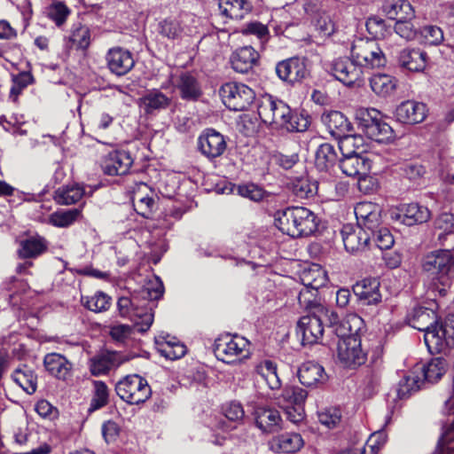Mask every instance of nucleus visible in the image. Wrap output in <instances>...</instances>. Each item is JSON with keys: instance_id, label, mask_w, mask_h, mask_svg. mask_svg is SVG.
<instances>
[{"instance_id": "nucleus-35", "label": "nucleus", "mask_w": 454, "mask_h": 454, "mask_svg": "<svg viewBox=\"0 0 454 454\" xmlns=\"http://www.w3.org/2000/svg\"><path fill=\"white\" fill-rule=\"evenodd\" d=\"M65 41L67 48L86 51L91 43L90 30L85 25H74Z\"/></svg>"}, {"instance_id": "nucleus-32", "label": "nucleus", "mask_w": 454, "mask_h": 454, "mask_svg": "<svg viewBox=\"0 0 454 454\" xmlns=\"http://www.w3.org/2000/svg\"><path fill=\"white\" fill-rule=\"evenodd\" d=\"M322 122L327 128L329 133L334 137H343L351 130V123L348 118L339 111L324 113L321 116Z\"/></svg>"}, {"instance_id": "nucleus-48", "label": "nucleus", "mask_w": 454, "mask_h": 454, "mask_svg": "<svg viewBox=\"0 0 454 454\" xmlns=\"http://www.w3.org/2000/svg\"><path fill=\"white\" fill-rule=\"evenodd\" d=\"M44 13L49 20L59 27L66 23L71 14V10L64 2L53 1L45 8Z\"/></svg>"}, {"instance_id": "nucleus-29", "label": "nucleus", "mask_w": 454, "mask_h": 454, "mask_svg": "<svg viewBox=\"0 0 454 454\" xmlns=\"http://www.w3.org/2000/svg\"><path fill=\"white\" fill-rule=\"evenodd\" d=\"M121 364L120 354L115 351H102L90 359V372L95 375L107 373Z\"/></svg>"}, {"instance_id": "nucleus-9", "label": "nucleus", "mask_w": 454, "mask_h": 454, "mask_svg": "<svg viewBox=\"0 0 454 454\" xmlns=\"http://www.w3.org/2000/svg\"><path fill=\"white\" fill-rule=\"evenodd\" d=\"M223 103L232 111H246L254 102L255 92L240 82H226L220 88Z\"/></svg>"}, {"instance_id": "nucleus-11", "label": "nucleus", "mask_w": 454, "mask_h": 454, "mask_svg": "<svg viewBox=\"0 0 454 454\" xmlns=\"http://www.w3.org/2000/svg\"><path fill=\"white\" fill-rule=\"evenodd\" d=\"M261 120L269 125L281 128L288 117L290 107L282 100L274 98L269 94L262 95L257 107Z\"/></svg>"}, {"instance_id": "nucleus-59", "label": "nucleus", "mask_w": 454, "mask_h": 454, "mask_svg": "<svg viewBox=\"0 0 454 454\" xmlns=\"http://www.w3.org/2000/svg\"><path fill=\"white\" fill-rule=\"evenodd\" d=\"M182 32L181 24L176 20L166 19L159 23V33L168 39L179 37Z\"/></svg>"}, {"instance_id": "nucleus-25", "label": "nucleus", "mask_w": 454, "mask_h": 454, "mask_svg": "<svg viewBox=\"0 0 454 454\" xmlns=\"http://www.w3.org/2000/svg\"><path fill=\"white\" fill-rule=\"evenodd\" d=\"M172 100L159 89L146 90L139 98V106L146 114H156L167 109Z\"/></svg>"}, {"instance_id": "nucleus-18", "label": "nucleus", "mask_w": 454, "mask_h": 454, "mask_svg": "<svg viewBox=\"0 0 454 454\" xmlns=\"http://www.w3.org/2000/svg\"><path fill=\"white\" fill-rule=\"evenodd\" d=\"M331 73L338 81L347 86L353 85L363 76V69L353 59H335L331 66Z\"/></svg>"}, {"instance_id": "nucleus-42", "label": "nucleus", "mask_w": 454, "mask_h": 454, "mask_svg": "<svg viewBox=\"0 0 454 454\" xmlns=\"http://www.w3.org/2000/svg\"><path fill=\"white\" fill-rule=\"evenodd\" d=\"M84 194L85 191L82 185L77 184H67L59 187L55 192L54 199L58 204L72 205L80 201Z\"/></svg>"}, {"instance_id": "nucleus-37", "label": "nucleus", "mask_w": 454, "mask_h": 454, "mask_svg": "<svg viewBox=\"0 0 454 454\" xmlns=\"http://www.w3.org/2000/svg\"><path fill=\"white\" fill-rule=\"evenodd\" d=\"M399 217L404 224L411 226L427 222L430 218V211L426 207L411 203L403 207Z\"/></svg>"}, {"instance_id": "nucleus-1", "label": "nucleus", "mask_w": 454, "mask_h": 454, "mask_svg": "<svg viewBox=\"0 0 454 454\" xmlns=\"http://www.w3.org/2000/svg\"><path fill=\"white\" fill-rule=\"evenodd\" d=\"M163 292L162 282L155 278L130 297H120L117 301L120 316L130 319L137 332H146L153 322V302L159 300Z\"/></svg>"}, {"instance_id": "nucleus-3", "label": "nucleus", "mask_w": 454, "mask_h": 454, "mask_svg": "<svg viewBox=\"0 0 454 454\" xmlns=\"http://www.w3.org/2000/svg\"><path fill=\"white\" fill-rule=\"evenodd\" d=\"M276 227L292 238L309 236L318 225L317 215L304 207H289L274 214Z\"/></svg>"}, {"instance_id": "nucleus-23", "label": "nucleus", "mask_w": 454, "mask_h": 454, "mask_svg": "<svg viewBox=\"0 0 454 454\" xmlns=\"http://www.w3.org/2000/svg\"><path fill=\"white\" fill-rule=\"evenodd\" d=\"M339 168L347 176L357 177L359 180L365 177L371 168V161L362 154H353L341 157Z\"/></svg>"}, {"instance_id": "nucleus-22", "label": "nucleus", "mask_w": 454, "mask_h": 454, "mask_svg": "<svg viewBox=\"0 0 454 454\" xmlns=\"http://www.w3.org/2000/svg\"><path fill=\"white\" fill-rule=\"evenodd\" d=\"M380 281L373 278H364L353 286V292L363 305H376L381 301Z\"/></svg>"}, {"instance_id": "nucleus-44", "label": "nucleus", "mask_w": 454, "mask_h": 454, "mask_svg": "<svg viewBox=\"0 0 454 454\" xmlns=\"http://www.w3.org/2000/svg\"><path fill=\"white\" fill-rule=\"evenodd\" d=\"M338 155L334 146L329 143L322 144L317 150L315 164L318 170L327 171L337 162Z\"/></svg>"}, {"instance_id": "nucleus-39", "label": "nucleus", "mask_w": 454, "mask_h": 454, "mask_svg": "<svg viewBox=\"0 0 454 454\" xmlns=\"http://www.w3.org/2000/svg\"><path fill=\"white\" fill-rule=\"evenodd\" d=\"M383 11L391 20L412 19L414 11L407 0H387L383 4Z\"/></svg>"}, {"instance_id": "nucleus-26", "label": "nucleus", "mask_w": 454, "mask_h": 454, "mask_svg": "<svg viewBox=\"0 0 454 454\" xmlns=\"http://www.w3.org/2000/svg\"><path fill=\"white\" fill-rule=\"evenodd\" d=\"M259 53L252 46L237 49L231 56V65L237 73H248L259 60Z\"/></svg>"}, {"instance_id": "nucleus-12", "label": "nucleus", "mask_w": 454, "mask_h": 454, "mask_svg": "<svg viewBox=\"0 0 454 454\" xmlns=\"http://www.w3.org/2000/svg\"><path fill=\"white\" fill-rule=\"evenodd\" d=\"M308 62L304 57H292L281 60L276 65V74L281 81L294 84L309 76Z\"/></svg>"}, {"instance_id": "nucleus-8", "label": "nucleus", "mask_w": 454, "mask_h": 454, "mask_svg": "<svg viewBox=\"0 0 454 454\" xmlns=\"http://www.w3.org/2000/svg\"><path fill=\"white\" fill-rule=\"evenodd\" d=\"M356 120L359 129L372 140L382 143L393 137L392 128L374 108L360 110L356 114Z\"/></svg>"}, {"instance_id": "nucleus-4", "label": "nucleus", "mask_w": 454, "mask_h": 454, "mask_svg": "<svg viewBox=\"0 0 454 454\" xmlns=\"http://www.w3.org/2000/svg\"><path fill=\"white\" fill-rule=\"evenodd\" d=\"M336 319V313L330 311L325 306H317V310L308 312L302 316L296 327V333L301 337V344L313 345L318 343L323 337L324 323L328 322L329 327L332 328L333 320Z\"/></svg>"}, {"instance_id": "nucleus-27", "label": "nucleus", "mask_w": 454, "mask_h": 454, "mask_svg": "<svg viewBox=\"0 0 454 454\" xmlns=\"http://www.w3.org/2000/svg\"><path fill=\"white\" fill-rule=\"evenodd\" d=\"M364 321L362 317L356 314H349L340 322H338V316L332 325V332L337 339H345L349 337L359 338L358 333L362 330Z\"/></svg>"}, {"instance_id": "nucleus-60", "label": "nucleus", "mask_w": 454, "mask_h": 454, "mask_svg": "<svg viewBox=\"0 0 454 454\" xmlns=\"http://www.w3.org/2000/svg\"><path fill=\"white\" fill-rule=\"evenodd\" d=\"M32 75L29 73L23 72L12 77V85L10 90V98L16 101L18 96L22 90L32 82Z\"/></svg>"}, {"instance_id": "nucleus-38", "label": "nucleus", "mask_w": 454, "mask_h": 454, "mask_svg": "<svg viewBox=\"0 0 454 454\" xmlns=\"http://www.w3.org/2000/svg\"><path fill=\"white\" fill-rule=\"evenodd\" d=\"M48 247V242L43 237H31L20 243L18 250L19 256L23 259L35 258L43 254Z\"/></svg>"}, {"instance_id": "nucleus-13", "label": "nucleus", "mask_w": 454, "mask_h": 454, "mask_svg": "<svg viewBox=\"0 0 454 454\" xmlns=\"http://www.w3.org/2000/svg\"><path fill=\"white\" fill-rule=\"evenodd\" d=\"M337 356L346 367L358 366L365 362V353L361 348L360 338L337 339Z\"/></svg>"}, {"instance_id": "nucleus-36", "label": "nucleus", "mask_w": 454, "mask_h": 454, "mask_svg": "<svg viewBox=\"0 0 454 454\" xmlns=\"http://www.w3.org/2000/svg\"><path fill=\"white\" fill-rule=\"evenodd\" d=\"M307 396L308 392L303 388L298 386L286 385L277 398V403L278 406H304Z\"/></svg>"}, {"instance_id": "nucleus-51", "label": "nucleus", "mask_w": 454, "mask_h": 454, "mask_svg": "<svg viewBox=\"0 0 454 454\" xmlns=\"http://www.w3.org/2000/svg\"><path fill=\"white\" fill-rule=\"evenodd\" d=\"M281 129L290 132H304L308 129L310 121L309 116L305 113H294L290 109L288 117L285 120Z\"/></svg>"}, {"instance_id": "nucleus-2", "label": "nucleus", "mask_w": 454, "mask_h": 454, "mask_svg": "<svg viewBox=\"0 0 454 454\" xmlns=\"http://www.w3.org/2000/svg\"><path fill=\"white\" fill-rule=\"evenodd\" d=\"M410 325L421 332H425L424 340L429 352H438L443 343L454 341V325H436V314L427 308H415L409 318Z\"/></svg>"}, {"instance_id": "nucleus-21", "label": "nucleus", "mask_w": 454, "mask_h": 454, "mask_svg": "<svg viewBox=\"0 0 454 454\" xmlns=\"http://www.w3.org/2000/svg\"><path fill=\"white\" fill-rule=\"evenodd\" d=\"M355 215L357 221L356 226L366 229L371 232H373L380 223V208L375 203L359 202L355 207Z\"/></svg>"}, {"instance_id": "nucleus-46", "label": "nucleus", "mask_w": 454, "mask_h": 454, "mask_svg": "<svg viewBox=\"0 0 454 454\" xmlns=\"http://www.w3.org/2000/svg\"><path fill=\"white\" fill-rule=\"evenodd\" d=\"M424 383L420 375L416 368L407 375H405L399 382L396 390L397 397L399 399L408 398L412 393L420 388L421 384Z\"/></svg>"}, {"instance_id": "nucleus-47", "label": "nucleus", "mask_w": 454, "mask_h": 454, "mask_svg": "<svg viewBox=\"0 0 454 454\" xmlns=\"http://www.w3.org/2000/svg\"><path fill=\"white\" fill-rule=\"evenodd\" d=\"M12 378L27 394H34L36 390V376L34 372L24 365L22 368L16 369Z\"/></svg>"}, {"instance_id": "nucleus-63", "label": "nucleus", "mask_w": 454, "mask_h": 454, "mask_svg": "<svg viewBox=\"0 0 454 454\" xmlns=\"http://www.w3.org/2000/svg\"><path fill=\"white\" fill-rule=\"evenodd\" d=\"M160 345L159 352L168 359L176 360L183 357L186 354V347L184 343L178 342L176 344Z\"/></svg>"}, {"instance_id": "nucleus-64", "label": "nucleus", "mask_w": 454, "mask_h": 454, "mask_svg": "<svg viewBox=\"0 0 454 454\" xmlns=\"http://www.w3.org/2000/svg\"><path fill=\"white\" fill-rule=\"evenodd\" d=\"M399 172L409 180H417L424 174V168L418 163L405 162L400 166Z\"/></svg>"}, {"instance_id": "nucleus-61", "label": "nucleus", "mask_w": 454, "mask_h": 454, "mask_svg": "<svg viewBox=\"0 0 454 454\" xmlns=\"http://www.w3.org/2000/svg\"><path fill=\"white\" fill-rule=\"evenodd\" d=\"M317 416L319 422L327 428L335 427L340 422L341 419L340 411L337 408L325 409L319 411Z\"/></svg>"}, {"instance_id": "nucleus-43", "label": "nucleus", "mask_w": 454, "mask_h": 454, "mask_svg": "<svg viewBox=\"0 0 454 454\" xmlns=\"http://www.w3.org/2000/svg\"><path fill=\"white\" fill-rule=\"evenodd\" d=\"M255 372L265 380L270 389L280 388L281 381L278 374L277 364L274 362L268 359L259 362L255 365Z\"/></svg>"}, {"instance_id": "nucleus-50", "label": "nucleus", "mask_w": 454, "mask_h": 454, "mask_svg": "<svg viewBox=\"0 0 454 454\" xmlns=\"http://www.w3.org/2000/svg\"><path fill=\"white\" fill-rule=\"evenodd\" d=\"M80 215L81 210L79 208L58 210L50 215L49 223L55 227L66 228L73 224Z\"/></svg>"}, {"instance_id": "nucleus-7", "label": "nucleus", "mask_w": 454, "mask_h": 454, "mask_svg": "<svg viewBox=\"0 0 454 454\" xmlns=\"http://www.w3.org/2000/svg\"><path fill=\"white\" fill-rule=\"evenodd\" d=\"M351 58L363 67H380L386 63L385 55L378 42L371 38H356L353 41Z\"/></svg>"}, {"instance_id": "nucleus-10", "label": "nucleus", "mask_w": 454, "mask_h": 454, "mask_svg": "<svg viewBox=\"0 0 454 454\" xmlns=\"http://www.w3.org/2000/svg\"><path fill=\"white\" fill-rule=\"evenodd\" d=\"M116 394L129 404L145 402L151 395L147 381L137 374L128 375L115 385Z\"/></svg>"}, {"instance_id": "nucleus-54", "label": "nucleus", "mask_w": 454, "mask_h": 454, "mask_svg": "<svg viewBox=\"0 0 454 454\" xmlns=\"http://www.w3.org/2000/svg\"><path fill=\"white\" fill-rule=\"evenodd\" d=\"M109 390L105 382L101 380L94 381L93 396L89 408L90 411H97L108 403Z\"/></svg>"}, {"instance_id": "nucleus-30", "label": "nucleus", "mask_w": 454, "mask_h": 454, "mask_svg": "<svg viewBox=\"0 0 454 454\" xmlns=\"http://www.w3.org/2000/svg\"><path fill=\"white\" fill-rule=\"evenodd\" d=\"M43 364L46 371L58 380H66L71 375L72 364L60 354H47Z\"/></svg>"}, {"instance_id": "nucleus-40", "label": "nucleus", "mask_w": 454, "mask_h": 454, "mask_svg": "<svg viewBox=\"0 0 454 454\" xmlns=\"http://www.w3.org/2000/svg\"><path fill=\"white\" fill-rule=\"evenodd\" d=\"M397 85V80L387 74H375L370 79L372 91L380 97L386 98L392 95Z\"/></svg>"}, {"instance_id": "nucleus-53", "label": "nucleus", "mask_w": 454, "mask_h": 454, "mask_svg": "<svg viewBox=\"0 0 454 454\" xmlns=\"http://www.w3.org/2000/svg\"><path fill=\"white\" fill-rule=\"evenodd\" d=\"M83 305L93 312H102L109 309L111 305V297L106 294L98 291L90 297L82 298Z\"/></svg>"}, {"instance_id": "nucleus-28", "label": "nucleus", "mask_w": 454, "mask_h": 454, "mask_svg": "<svg viewBox=\"0 0 454 454\" xmlns=\"http://www.w3.org/2000/svg\"><path fill=\"white\" fill-rule=\"evenodd\" d=\"M300 382L306 387H317L327 380V374L322 365L316 362L303 363L299 371Z\"/></svg>"}, {"instance_id": "nucleus-31", "label": "nucleus", "mask_w": 454, "mask_h": 454, "mask_svg": "<svg viewBox=\"0 0 454 454\" xmlns=\"http://www.w3.org/2000/svg\"><path fill=\"white\" fill-rule=\"evenodd\" d=\"M172 83L179 90L183 99L196 100L201 95L197 79L188 72H184L176 77H172Z\"/></svg>"}, {"instance_id": "nucleus-57", "label": "nucleus", "mask_w": 454, "mask_h": 454, "mask_svg": "<svg viewBox=\"0 0 454 454\" xmlns=\"http://www.w3.org/2000/svg\"><path fill=\"white\" fill-rule=\"evenodd\" d=\"M384 442V434L381 432H377L370 436L363 451L360 450H346L340 454H367L368 450L371 454H375Z\"/></svg>"}, {"instance_id": "nucleus-14", "label": "nucleus", "mask_w": 454, "mask_h": 454, "mask_svg": "<svg viewBox=\"0 0 454 454\" xmlns=\"http://www.w3.org/2000/svg\"><path fill=\"white\" fill-rule=\"evenodd\" d=\"M197 144L199 151L209 160L221 156L227 146L224 137L213 129H205L200 135Z\"/></svg>"}, {"instance_id": "nucleus-17", "label": "nucleus", "mask_w": 454, "mask_h": 454, "mask_svg": "<svg viewBox=\"0 0 454 454\" xmlns=\"http://www.w3.org/2000/svg\"><path fill=\"white\" fill-rule=\"evenodd\" d=\"M370 231L359 226L346 224L342 227L340 234L347 252L356 254L364 251L368 246L371 234Z\"/></svg>"}, {"instance_id": "nucleus-49", "label": "nucleus", "mask_w": 454, "mask_h": 454, "mask_svg": "<svg viewBox=\"0 0 454 454\" xmlns=\"http://www.w3.org/2000/svg\"><path fill=\"white\" fill-rule=\"evenodd\" d=\"M290 189L297 199H309L317 193V185L310 182L308 177L295 178L290 184Z\"/></svg>"}, {"instance_id": "nucleus-6", "label": "nucleus", "mask_w": 454, "mask_h": 454, "mask_svg": "<svg viewBox=\"0 0 454 454\" xmlns=\"http://www.w3.org/2000/svg\"><path fill=\"white\" fill-rule=\"evenodd\" d=\"M249 341L238 334H225L217 338L214 352L218 360L225 364H234L249 357Z\"/></svg>"}, {"instance_id": "nucleus-58", "label": "nucleus", "mask_w": 454, "mask_h": 454, "mask_svg": "<svg viewBox=\"0 0 454 454\" xmlns=\"http://www.w3.org/2000/svg\"><path fill=\"white\" fill-rule=\"evenodd\" d=\"M411 20V19L396 20L394 27L395 33L406 41L414 40L418 35V30Z\"/></svg>"}, {"instance_id": "nucleus-45", "label": "nucleus", "mask_w": 454, "mask_h": 454, "mask_svg": "<svg viewBox=\"0 0 454 454\" xmlns=\"http://www.w3.org/2000/svg\"><path fill=\"white\" fill-rule=\"evenodd\" d=\"M289 12L298 21L309 18L314 19V16L319 12V5L311 0H296L289 5Z\"/></svg>"}, {"instance_id": "nucleus-5", "label": "nucleus", "mask_w": 454, "mask_h": 454, "mask_svg": "<svg viewBox=\"0 0 454 454\" xmlns=\"http://www.w3.org/2000/svg\"><path fill=\"white\" fill-rule=\"evenodd\" d=\"M422 268L435 286L439 284L443 286L439 292L444 295L454 272V254L451 251L438 249L427 254L423 259Z\"/></svg>"}, {"instance_id": "nucleus-16", "label": "nucleus", "mask_w": 454, "mask_h": 454, "mask_svg": "<svg viewBox=\"0 0 454 454\" xmlns=\"http://www.w3.org/2000/svg\"><path fill=\"white\" fill-rule=\"evenodd\" d=\"M255 426L263 434H273L283 427V419L279 411L272 407L258 405L254 408Z\"/></svg>"}, {"instance_id": "nucleus-56", "label": "nucleus", "mask_w": 454, "mask_h": 454, "mask_svg": "<svg viewBox=\"0 0 454 454\" xmlns=\"http://www.w3.org/2000/svg\"><path fill=\"white\" fill-rule=\"evenodd\" d=\"M243 35H254L260 41L262 46L269 40L270 32L267 26L258 21H253L245 24L241 28Z\"/></svg>"}, {"instance_id": "nucleus-55", "label": "nucleus", "mask_w": 454, "mask_h": 454, "mask_svg": "<svg viewBox=\"0 0 454 454\" xmlns=\"http://www.w3.org/2000/svg\"><path fill=\"white\" fill-rule=\"evenodd\" d=\"M318 290L303 286L298 294V301L308 312L317 310V306H323L317 300Z\"/></svg>"}, {"instance_id": "nucleus-41", "label": "nucleus", "mask_w": 454, "mask_h": 454, "mask_svg": "<svg viewBox=\"0 0 454 454\" xmlns=\"http://www.w3.org/2000/svg\"><path fill=\"white\" fill-rule=\"evenodd\" d=\"M420 376H423L424 381L430 383L436 382L439 380L446 372V363L442 357H435L431 359L427 364L421 366H416Z\"/></svg>"}, {"instance_id": "nucleus-15", "label": "nucleus", "mask_w": 454, "mask_h": 454, "mask_svg": "<svg viewBox=\"0 0 454 454\" xmlns=\"http://www.w3.org/2000/svg\"><path fill=\"white\" fill-rule=\"evenodd\" d=\"M106 66L117 76L127 74L135 66L133 54L127 49L115 46L106 54Z\"/></svg>"}, {"instance_id": "nucleus-34", "label": "nucleus", "mask_w": 454, "mask_h": 454, "mask_svg": "<svg viewBox=\"0 0 454 454\" xmlns=\"http://www.w3.org/2000/svg\"><path fill=\"white\" fill-rule=\"evenodd\" d=\"M218 7L223 17L241 20L252 10L247 0H219Z\"/></svg>"}, {"instance_id": "nucleus-20", "label": "nucleus", "mask_w": 454, "mask_h": 454, "mask_svg": "<svg viewBox=\"0 0 454 454\" xmlns=\"http://www.w3.org/2000/svg\"><path fill=\"white\" fill-rule=\"evenodd\" d=\"M133 159L127 151H114L108 153L102 161V169L109 176H121L129 172Z\"/></svg>"}, {"instance_id": "nucleus-52", "label": "nucleus", "mask_w": 454, "mask_h": 454, "mask_svg": "<svg viewBox=\"0 0 454 454\" xmlns=\"http://www.w3.org/2000/svg\"><path fill=\"white\" fill-rule=\"evenodd\" d=\"M301 279L303 286L318 290L325 283V275L318 265H313L302 271Z\"/></svg>"}, {"instance_id": "nucleus-19", "label": "nucleus", "mask_w": 454, "mask_h": 454, "mask_svg": "<svg viewBox=\"0 0 454 454\" xmlns=\"http://www.w3.org/2000/svg\"><path fill=\"white\" fill-rule=\"evenodd\" d=\"M427 112V107L424 103L406 100L397 106L395 116L399 122L412 125L422 122L426 119Z\"/></svg>"}, {"instance_id": "nucleus-62", "label": "nucleus", "mask_w": 454, "mask_h": 454, "mask_svg": "<svg viewBox=\"0 0 454 454\" xmlns=\"http://www.w3.org/2000/svg\"><path fill=\"white\" fill-rule=\"evenodd\" d=\"M425 43L430 45H439L444 40L443 32L441 27L437 26H426L420 31Z\"/></svg>"}, {"instance_id": "nucleus-33", "label": "nucleus", "mask_w": 454, "mask_h": 454, "mask_svg": "<svg viewBox=\"0 0 454 454\" xmlns=\"http://www.w3.org/2000/svg\"><path fill=\"white\" fill-rule=\"evenodd\" d=\"M303 445V440L300 434L284 433L273 437L270 441V448L276 452H295Z\"/></svg>"}, {"instance_id": "nucleus-24", "label": "nucleus", "mask_w": 454, "mask_h": 454, "mask_svg": "<svg viewBox=\"0 0 454 454\" xmlns=\"http://www.w3.org/2000/svg\"><path fill=\"white\" fill-rule=\"evenodd\" d=\"M400 67L411 72H421L427 67V55L419 48H405L397 56Z\"/></svg>"}]
</instances>
